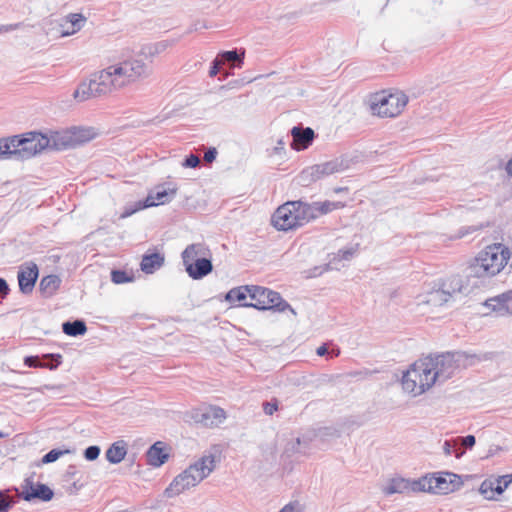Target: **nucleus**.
Wrapping results in <instances>:
<instances>
[{"mask_svg":"<svg viewBox=\"0 0 512 512\" xmlns=\"http://www.w3.org/2000/svg\"><path fill=\"white\" fill-rule=\"evenodd\" d=\"M494 352L469 354L467 352H445L436 356H427L413 363L403 373L402 387L414 396L421 395L435 383H443L453 376L460 363L475 365L482 361L492 360Z\"/></svg>","mask_w":512,"mask_h":512,"instance_id":"1","label":"nucleus"},{"mask_svg":"<svg viewBox=\"0 0 512 512\" xmlns=\"http://www.w3.org/2000/svg\"><path fill=\"white\" fill-rule=\"evenodd\" d=\"M147 75V66L142 60H124L92 74L88 82L79 84L73 96L79 101L100 97Z\"/></svg>","mask_w":512,"mask_h":512,"instance_id":"2","label":"nucleus"},{"mask_svg":"<svg viewBox=\"0 0 512 512\" xmlns=\"http://www.w3.org/2000/svg\"><path fill=\"white\" fill-rule=\"evenodd\" d=\"M510 252L502 244H494L480 251L466 268V277L485 279L497 275L507 264Z\"/></svg>","mask_w":512,"mask_h":512,"instance_id":"3","label":"nucleus"},{"mask_svg":"<svg viewBox=\"0 0 512 512\" xmlns=\"http://www.w3.org/2000/svg\"><path fill=\"white\" fill-rule=\"evenodd\" d=\"M11 137L14 144V159L19 161L30 159L47 148L63 150L70 145V141L64 140V137L53 138V145H51V139L40 132H28Z\"/></svg>","mask_w":512,"mask_h":512,"instance_id":"4","label":"nucleus"},{"mask_svg":"<svg viewBox=\"0 0 512 512\" xmlns=\"http://www.w3.org/2000/svg\"><path fill=\"white\" fill-rule=\"evenodd\" d=\"M214 468L215 457L213 455H204L172 480L169 486L165 489V495L168 498L175 497L184 491L195 487L204 478H206Z\"/></svg>","mask_w":512,"mask_h":512,"instance_id":"5","label":"nucleus"},{"mask_svg":"<svg viewBox=\"0 0 512 512\" xmlns=\"http://www.w3.org/2000/svg\"><path fill=\"white\" fill-rule=\"evenodd\" d=\"M307 215L303 200L288 201L276 209L272 223L279 231H289L309 223Z\"/></svg>","mask_w":512,"mask_h":512,"instance_id":"6","label":"nucleus"},{"mask_svg":"<svg viewBox=\"0 0 512 512\" xmlns=\"http://www.w3.org/2000/svg\"><path fill=\"white\" fill-rule=\"evenodd\" d=\"M250 299L252 302L241 303L243 307H252L257 310H273L284 312L286 310L296 314L291 305L282 298L280 293L262 286L251 285Z\"/></svg>","mask_w":512,"mask_h":512,"instance_id":"7","label":"nucleus"},{"mask_svg":"<svg viewBox=\"0 0 512 512\" xmlns=\"http://www.w3.org/2000/svg\"><path fill=\"white\" fill-rule=\"evenodd\" d=\"M463 485L461 477L452 472H440L426 475L417 479L414 483L415 489L420 492L433 494H448L458 490Z\"/></svg>","mask_w":512,"mask_h":512,"instance_id":"8","label":"nucleus"},{"mask_svg":"<svg viewBox=\"0 0 512 512\" xmlns=\"http://www.w3.org/2000/svg\"><path fill=\"white\" fill-rule=\"evenodd\" d=\"M205 248L200 243L188 245L182 252V261L189 277L200 280L213 270L211 259L206 258Z\"/></svg>","mask_w":512,"mask_h":512,"instance_id":"9","label":"nucleus"},{"mask_svg":"<svg viewBox=\"0 0 512 512\" xmlns=\"http://www.w3.org/2000/svg\"><path fill=\"white\" fill-rule=\"evenodd\" d=\"M407 103L408 97L404 92L395 91L387 94L383 91L372 97L370 108L374 115L392 118L398 116Z\"/></svg>","mask_w":512,"mask_h":512,"instance_id":"10","label":"nucleus"},{"mask_svg":"<svg viewBox=\"0 0 512 512\" xmlns=\"http://www.w3.org/2000/svg\"><path fill=\"white\" fill-rule=\"evenodd\" d=\"M190 418L196 424L212 428L224 422L226 412L218 406L207 405L192 409L190 411Z\"/></svg>","mask_w":512,"mask_h":512,"instance_id":"11","label":"nucleus"},{"mask_svg":"<svg viewBox=\"0 0 512 512\" xmlns=\"http://www.w3.org/2000/svg\"><path fill=\"white\" fill-rule=\"evenodd\" d=\"M21 498L27 502H48L53 499L54 491L46 484L27 478L21 485Z\"/></svg>","mask_w":512,"mask_h":512,"instance_id":"12","label":"nucleus"},{"mask_svg":"<svg viewBox=\"0 0 512 512\" xmlns=\"http://www.w3.org/2000/svg\"><path fill=\"white\" fill-rule=\"evenodd\" d=\"M175 194H176V189H165L163 187H157L155 189V191L149 192L147 197L144 200H139L138 202H136L135 208L130 211H126L124 213V216H129V215L135 213L136 211H139V210H142L145 208L169 203L172 200V198L175 196Z\"/></svg>","mask_w":512,"mask_h":512,"instance_id":"13","label":"nucleus"},{"mask_svg":"<svg viewBox=\"0 0 512 512\" xmlns=\"http://www.w3.org/2000/svg\"><path fill=\"white\" fill-rule=\"evenodd\" d=\"M38 276L39 269L34 262H27L21 265L17 275L19 290L23 294L31 293L34 289Z\"/></svg>","mask_w":512,"mask_h":512,"instance_id":"14","label":"nucleus"},{"mask_svg":"<svg viewBox=\"0 0 512 512\" xmlns=\"http://www.w3.org/2000/svg\"><path fill=\"white\" fill-rule=\"evenodd\" d=\"M292 141L290 146L293 150L302 151L310 147L315 139V132L310 127L294 126L290 130Z\"/></svg>","mask_w":512,"mask_h":512,"instance_id":"15","label":"nucleus"},{"mask_svg":"<svg viewBox=\"0 0 512 512\" xmlns=\"http://www.w3.org/2000/svg\"><path fill=\"white\" fill-rule=\"evenodd\" d=\"M348 168L343 159L335 158L324 163L315 164L310 166L311 173L314 175L316 181L321 180L334 173L342 172Z\"/></svg>","mask_w":512,"mask_h":512,"instance_id":"16","label":"nucleus"},{"mask_svg":"<svg viewBox=\"0 0 512 512\" xmlns=\"http://www.w3.org/2000/svg\"><path fill=\"white\" fill-rule=\"evenodd\" d=\"M344 204L339 201H329L326 200L324 202H312L308 203L304 201V208L307 212V216L309 217V222L317 219L319 216L326 215L334 210L343 208Z\"/></svg>","mask_w":512,"mask_h":512,"instance_id":"17","label":"nucleus"},{"mask_svg":"<svg viewBox=\"0 0 512 512\" xmlns=\"http://www.w3.org/2000/svg\"><path fill=\"white\" fill-rule=\"evenodd\" d=\"M79 474L80 471L75 465H69L63 474L62 487L69 495H76L84 486Z\"/></svg>","mask_w":512,"mask_h":512,"instance_id":"18","label":"nucleus"},{"mask_svg":"<svg viewBox=\"0 0 512 512\" xmlns=\"http://www.w3.org/2000/svg\"><path fill=\"white\" fill-rule=\"evenodd\" d=\"M506 475L496 479H486L480 485V493L488 500L494 499L495 494H502L510 484L506 481Z\"/></svg>","mask_w":512,"mask_h":512,"instance_id":"19","label":"nucleus"},{"mask_svg":"<svg viewBox=\"0 0 512 512\" xmlns=\"http://www.w3.org/2000/svg\"><path fill=\"white\" fill-rule=\"evenodd\" d=\"M416 480L410 481L404 478H393L389 481V483L383 487L382 492L386 495L392 494H403L409 491L412 492H420L415 489L414 483Z\"/></svg>","mask_w":512,"mask_h":512,"instance_id":"20","label":"nucleus"},{"mask_svg":"<svg viewBox=\"0 0 512 512\" xmlns=\"http://www.w3.org/2000/svg\"><path fill=\"white\" fill-rule=\"evenodd\" d=\"M164 262V254L160 252H148L142 256L140 268L145 274H153L164 265Z\"/></svg>","mask_w":512,"mask_h":512,"instance_id":"21","label":"nucleus"},{"mask_svg":"<svg viewBox=\"0 0 512 512\" xmlns=\"http://www.w3.org/2000/svg\"><path fill=\"white\" fill-rule=\"evenodd\" d=\"M147 462L154 467L162 466L168 459V454L165 452L164 443L161 441L155 442L147 451Z\"/></svg>","mask_w":512,"mask_h":512,"instance_id":"22","label":"nucleus"},{"mask_svg":"<svg viewBox=\"0 0 512 512\" xmlns=\"http://www.w3.org/2000/svg\"><path fill=\"white\" fill-rule=\"evenodd\" d=\"M61 278L56 274L44 276L39 284V289L45 297L53 296L60 288Z\"/></svg>","mask_w":512,"mask_h":512,"instance_id":"23","label":"nucleus"},{"mask_svg":"<svg viewBox=\"0 0 512 512\" xmlns=\"http://www.w3.org/2000/svg\"><path fill=\"white\" fill-rule=\"evenodd\" d=\"M127 454L126 443L123 440L114 442L105 453L106 459L111 464L120 463Z\"/></svg>","mask_w":512,"mask_h":512,"instance_id":"24","label":"nucleus"},{"mask_svg":"<svg viewBox=\"0 0 512 512\" xmlns=\"http://www.w3.org/2000/svg\"><path fill=\"white\" fill-rule=\"evenodd\" d=\"M65 22L69 26L67 29L63 28L61 34L62 36H69L81 30L86 22V18L81 13H70L65 17ZM62 27L65 26L63 25Z\"/></svg>","mask_w":512,"mask_h":512,"instance_id":"25","label":"nucleus"},{"mask_svg":"<svg viewBox=\"0 0 512 512\" xmlns=\"http://www.w3.org/2000/svg\"><path fill=\"white\" fill-rule=\"evenodd\" d=\"M217 57L222 64L235 63V67L240 68L244 62L245 50L233 49L220 52Z\"/></svg>","mask_w":512,"mask_h":512,"instance_id":"26","label":"nucleus"},{"mask_svg":"<svg viewBox=\"0 0 512 512\" xmlns=\"http://www.w3.org/2000/svg\"><path fill=\"white\" fill-rule=\"evenodd\" d=\"M448 301L449 293L443 289H439L436 284L433 289L427 293L425 300H423L424 303L434 307L442 306Z\"/></svg>","mask_w":512,"mask_h":512,"instance_id":"27","label":"nucleus"},{"mask_svg":"<svg viewBox=\"0 0 512 512\" xmlns=\"http://www.w3.org/2000/svg\"><path fill=\"white\" fill-rule=\"evenodd\" d=\"M62 331L71 337L82 336L87 332V326L84 320L76 319L74 321H65L62 323Z\"/></svg>","mask_w":512,"mask_h":512,"instance_id":"28","label":"nucleus"},{"mask_svg":"<svg viewBox=\"0 0 512 512\" xmlns=\"http://www.w3.org/2000/svg\"><path fill=\"white\" fill-rule=\"evenodd\" d=\"M251 294V285L239 286L232 288L225 295V300L234 303L242 302Z\"/></svg>","mask_w":512,"mask_h":512,"instance_id":"29","label":"nucleus"},{"mask_svg":"<svg viewBox=\"0 0 512 512\" xmlns=\"http://www.w3.org/2000/svg\"><path fill=\"white\" fill-rule=\"evenodd\" d=\"M439 289H443L449 293V299L456 292H461L462 290V282L459 277H450L446 280H442L438 284H436Z\"/></svg>","mask_w":512,"mask_h":512,"instance_id":"30","label":"nucleus"},{"mask_svg":"<svg viewBox=\"0 0 512 512\" xmlns=\"http://www.w3.org/2000/svg\"><path fill=\"white\" fill-rule=\"evenodd\" d=\"M494 303H498L507 311L512 313V289L499 295L496 298L489 299L486 301V306L492 307L493 310L496 309V305Z\"/></svg>","mask_w":512,"mask_h":512,"instance_id":"31","label":"nucleus"},{"mask_svg":"<svg viewBox=\"0 0 512 512\" xmlns=\"http://www.w3.org/2000/svg\"><path fill=\"white\" fill-rule=\"evenodd\" d=\"M42 368L57 369L62 364V355L59 353L43 354L41 356Z\"/></svg>","mask_w":512,"mask_h":512,"instance_id":"32","label":"nucleus"},{"mask_svg":"<svg viewBox=\"0 0 512 512\" xmlns=\"http://www.w3.org/2000/svg\"><path fill=\"white\" fill-rule=\"evenodd\" d=\"M12 137L0 139V160L14 159Z\"/></svg>","mask_w":512,"mask_h":512,"instance_id":"33","label":"nucleus"},{"mask_svg":"<svg viewBox=\"0 0 512 512\" xmlns=\"http://www.w3.org/2000/svg\"><path fill=\"white\" fill-rule=\"evenodd\" d=\"M133 280L134 275L126 272L125 270L113 269L111 271V281L115 284H125L132 282Z\"/></svg>","mask_w":512,"mask_h":512,"instance_id":"34","label":"nucleus"},{"mask_svg":"<svg viewBox=\"0 0 512 512\" xmlns=\"http://www.w3.org/2000/svg\"><path fill=\"white\" fill-rule=\"evenodd\" d=\"M69 449L54 448L47 452L40 460V464H50L57 461L61 456L69 454Z\"/></svg>","mask_w":512,"mask_h":512,"instance_id":"35","label":"nucleus"},{"mask_svg":"<svg viewBox=\"0 0 512 512\" xmlns=\"http://www.w3.org/2000/svg\"><path fill=\"white\" fill-rule=\"evenodd\" d=\"M297 182L304 187L310 186L312 183L316 182L314 175L311 173L310 166L300 172L297 176Z\"/></svg>","mask_w":512,"mask_h":512,"instance_id":"36","label":"nucleus"},{"mask_svg":"<svg viewBox=\"0 0 512 512\" xmlns=\"http://www.w3.org/2000/svg\"><path fill=\"white\" fill-rule=\"evenodd\" d=\"M443 451L445 455H454L456 458H460L464 454V451L461 448L453 446L448 440H446L443 444Z\"/></svg>","mask_w":512,"mask_h":512,"instance_id":"37","label":"nucleus"},{"mask_svg":"<svg viewBox=\"0 0 512 512\" xmlns=\"http://www.w3.org/2000/svg\"><path fill=\"white\" fill-rule=\"evenodd\" d=\"M100 452L101 449L98 445H91L84 450L83 456L87 461H94L99 457Z\"/></svg>","mask_w":512,"mask_h":512,"instance_id":"38","label":"nucleus"},{"mask_svg":"<svg viewBox=\"0 0 512 512\" xmlns=\"http://www.w3.org/2000/svg\"><path fill=\"white\" fill-rule=\"evenodd\" d=\"M13 504L14 502L9 500V497L0 490V512H8Z\"/></svg>","mask_w":512,"mask_h":512,"instance_id":"39","label":"nucleus"},{"mask_svg":"<svg viewBox=\"0 0 512 512\" xmlns=\"http://www.w3.org/2000/svg\"><path fill=\"white\" fill-rule=\"evenodd\" d=\"M200 164V159L195 154H189L185 157L184 161L182 162V166L185 168H196Z\"/></svg>","mask_w":512,"mask_h":512,"instance_id":"40","label":"nucleus"},{"mask_svg":"<svg viewBox=\"0 0 512 512\" xmlns=\"http://www.w3.org/2000/svg\"><path fill=\"white\" fill-rule=\"evenodd\" d=\"M24 365L29 368H42L41 356H26L24 358Z\"/></svg>","mask_w":512,"mask_h":512,"instance_id":"41","label":"nucleus"},{"mask_svg":"<svg viewBox=\"0 0 512 512\" xmlns=\"http://www.w3.org/2000/svg\"><path fill=\"white\" fill-rule=\"evenodd\" d=\"M357 249L355 247H349V248H344V249H340L337 253V256L341 259V260H350L354 254L356 253Z\"/></svg>","mask_w":512,"mask_h":512,"instance_id":"42","label":"nucleus"},{"mask_svg":"<svg viewBox=\"0 0 512 512\" xmlns=\"http://www.w3.org/2000/svg\"><path fill=\"white\" fill-rule=\"evenodd\" d=\"M457 440H458V442L461 445H463V446H465V447H467L469 449H471L475 445V443H476V438H475L474 435H467V436H464V437H458Z\"/></svg>","mask_w":512,"mask_h":512,"instance_id":"43","label":"nucleus"},{"mask_svg":"<svg viewBox=\"0 0 512 512\" xmlns=\"http://www.w3.org/2000/svg\"><path fill=\"white\" fill-rule=\"evenodd\" d=\"M217 150L215 147L208 148L204 153V161L211 163L216 159Z\"/></svg>","mask_w":512,"mask_h":512,"instance_id":"44","label":"nucleus"},{"mask_svg":"<svg viewBox=\"0 0 512 512\" xmlns=\"http://www.w3.org/2000/svg\"><path fill=\"white\" fill-rule=\"evenodd\" d=\"M220 65H222L221 61L219 60L218 57H216L212 62H211V66H210V70H209V76L210 77H214L218 74L219 72V67Z\"/></svg>","mask_w":512,"mask_h":512,"instance_id":"45","label":"nucleus"},{"mask_svg":"<svg viewBox=\"0 0 512 512\" xmlns=\"http://www.w3.org/2000/svg\"><path fill=\"white\" fill-rule=\"evenodd\" d=\"M330 265L326 264L324 266H316L310 272V277H317L322 275L325 271L329 270Z\"/></svg>","mask_w":512,"mask_h":512,"instance_id":"46","label":"nucleus"},{"mask_svg":"<svg viewBox=\"0 0 512 512\" xmlns=\"http://www.w3.org/2000/svg\"><path fill=\"white\" fill-rule=\"evenodd\" d=\"M263 409L267 415H272L275 411H277L278 404L277 402H264Z\"/></svg>","mask_w":512,"mask_h":512,"instance_id":"47","label":"nucleus"},{"mask_svg":"<svg viewBox=\"0 0 512 512\" xmlns=\"http://www.w3.org/2000/svg\"><path fill=\"white\" fill-rule=\"evenodd\" d=\"M21 26L20 23L9 24V25H0V33L9 32L18 29Z\"/></svg>","mask_w":512,"mask_h":512,"instance_id":"48","label":"nucleus"},{"mask_svg":"<svg viewBox=\"0 0 512 512\" xmlns=\"http://www.w3.org/2000/svg\"><path fill=\"white\" fill-rule=\"evenodd\" d=\"M284 147H285V141L282 138H280L277 141V145L274 147V152L276 154H280L282 151H284Z\"/></svg>","mask_w":512,"mask_h":512,"instance_id":"49","label":"nucleus"},{"mask_svg":"<svg viewBox=\"0 0 512 512\" xmlns=\"http://www.w3.org/2000/svg\"><path fill=\"white\" fill-rule=\"evenodd\" d=\"M279 512H299L296 505L289 503L285 505Z\"/></svg>","mask_w":512,"mask_h":512,"instance_id":"50","label":"nucleus"},{"mask_svg":"<svg viewBox=\"0 0 512 512\" xmlns=\"http://www.w3.org/2000/svg\"><path fill=\"white\" fill-rule=\"evenodd\" d=\"M316 354L318 356H325L328 354V347L326 344H322L321 346H319L316 350Z\"/></svg>","mask_w":512,"mask_h":512,"instance_id":"51","label":"nucleus"},{"mask_svg":"<svg viewBox=\"0 0 512 512\" xmlns=\"http://www.w3.org/2000/svg\"><path fill=\"white\" fill-rule=\"evenodd\" d=\"M339 355H340V349L338 347H335L330 351L329 357L333 358V357H338Z\"/></svg>","mask_w":512,"mask_h":512,"instance_id":"52","label":"nucleus"},{"mask_svg":"<svg viewBox=\"0 0 512 512\" xmlns=\"http://www.w3.org/2000/svg\"><path fill=\"white\" fill-rule=\"evenodd\" d=\"M506 477V481H510V483H512V474H508Z\"/></svg>","mask_w":512,"mask_h":512,"instance_id":"53","label":"nucleus"},{"mask_svg":"<svg viewBox=\"0 0 512 512\" xmlns=\"http://www.w3.org/2000/svg\"><path fill=\"white\" fill-rule=\"evenodd\" d=\"M148 50H149V51H148V53H149L150 55L154 54V52H155V51H153V50H152V47H148Z\"/></svg>","mask_w":512,"mask_h":512,"instance_id":"54","label":"nucleus"},{"mask_svg":"<svg viewBox=\"0 0 512 512\" xmlns=\"http://www.w3.org/2000/svg\"><path fill=\"white\" fill-rule=\"evenodd\" d=\"M4 437H5V435L0 431V439L4 438Z\"/></svg>","mask_w":512,"mask_h":512,"instance_id":"55","label":"nucleus"}]
</instances>
